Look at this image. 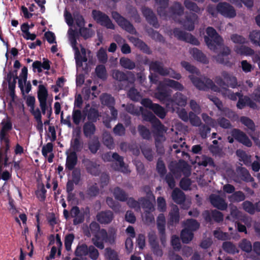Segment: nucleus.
<instances>
[{
  "label": "nucleus",
  "mask_w": 260,
  "mask_h": 260,
  "mask_svg": "<svg viewBox=\"0 0 260 260\" xmlns=\"http://www.w3.org/2000/svg\"><path fill=\"white\" fill-rule=\"evenodd\" d=\"M114 217L112 211L109 210L102 211L96 215V220L101 224H108L112 222Z\"/></svg>",
  "instance_id": "a211bd4d"
},
{
  "label": "nucleus",
  "mask_w": 260,
  "mask_h": 260,
  "mask_svg": "<svg viewBox=\"0 0 260 260\" xmlns=\"http://www.w3.org/2000/svg\"><path fill=\"white\" fill-rule=\"evenodd\" d=\"M171 90L167 88V86L164 85H160L158 87L157 92L156 93V97L161 102H168L171 98Z\"/></svg>",
  "instance_id": "aec40b11"
},
{
  "label": "nucleus",
  "mask_w": 260,
  "mask_h": 260,
  "mask_svg": "<svg viewBox=\"0 0 260 260\" xmlns=\"http://www.w3.org/2000/svg\"><path fill=\"white\" fill-rule=\"evenodd\" d=\"M171 171L174 174H176L177 172H182L186 177L189 176L191 174L189 166L184 160H182V162L180 161L179 163L176 164L175 169L174 170H171Z\"/></svg>",
  "instance_id": "393cba45"
},
{
  "label": "nucleus",
  "mask_w": 260,
  "mask_h": 260,
  "mask_svg": "<svg viewBox=\"0 0 260 260\" xmlns=\"http://www.w3.org/2000/svg\"><path fill=\"white\" fill-rule=\"evenodd\" d=\"M236 172L241 179L245 182H252L254 179L251 176L248 171L244 167H238L236 168Z\"/></svg>",
  "instance_id": "bb28decb"
},
{
  "label": "nucleus",
  "mask_w": 260,
  "mask_h": 260,
  "mask_svg": "<svg viewBox=\"0 0 260 260\" xmlns=\"http://www.w3.org/2000/svg\"><path fill=\"white\" fill-rule=\"evenodd\" d=\"M138 131L140 136L144 140H149L151 138V134L150 130L143 125L138 126Z\"/></svg>",
  "instance_id": "58836bf2"
},
{
  "label": "nucleus",
  "mask_w": 260,
  "mask_h": 260,
  "mask_svg": "<svg viewBox=\"0 0 260 260\" xmlns=\"http://www.w3.org/2000/svg\"><path fill=\"white\" fill-rule=\"evenodd\" d=\"M100 189L96 183L89 186L86 191V194L90 198L96 197L99 193Z\"/></svg>",
  "instance_id": "69168bd1"
},
{
  "label": "nucleus",
  "mask_w": 260,
  "mask_h": 260,
  "mask_svg": "<svg viewBox=\"0 0 260 260\" xmlns=\"http://www.w3.org/2000/svg\"><path fill=\"white\" fill-rule=\"evenodd\" d=\"M105 256L107 260H120L117 252L110 247L105 249Z\"/></svg>",
  "instance_id": "09e8293b"
},
{
  "label": "nucleus",
  "mask_w": 260,
  "mask_h": 260,
  "mask_svg": "<svg viewBox=\"0 0 260 260\" xmlns=\"http://www.w3.org/2000/svg\"><path fill=\"white\" fill-rule=\"evenodd\" d=\"M83 143L81 140L80 136L79 134H77L71 142V147L73 149L72 152H75V153L81 152L83 149Z\"/></svg>",
  "instance_id": "cd10ccee"
},
{
  "label": "nucleus",
  "mask_w": 260,
  "mask_h": 260,
  "mask_svg": "<svg viewBox=\"0 0 260 260\" xmlns=\"http://www.w3.org/2000/svg\"><path fill=\"white\" fill-rule=\"evenodd\" d=\"M198 18V16L196 14L186 12L185 19L178 20V22L183 26L185 29L192 31L194 29L195 21Z\"/></svg>",
  "instance_id": "ddd939ff"
},
{
  "label": "nucleus",
  "mask_w": 260,
  "mask_h": 260,
  "mask_svg": "<svg viewBox=\"0 0 260 260\" xmlns=\"http://www.w3.org/2000/svg\"><path fill=\"white\" fill-rule=\"evenodd\" d=\"M184 13V8L181 4L179 2H175L173 5L170 7L169 12H168V15L167 17H172L173 19L176 16H180Z\"/></svg>",
  "instance_id": "5701e85b"
},
{
  "label": "nucleus",
  "mask_w": 260,
  "mask_h": 260,
  "mask_svg": "<svg viewBox=\"0 0 260 260\" xmlns=\"http://www.w3.org/2000/svg\"><path fill=\"white\" fill-rule=\"evenodd\" d=\"M38 91V99L40 103V106L43 115L46 114L49 106L47 104L48 91L44 85H39Z\"/></svg>",
  "instance_id": "f8f14e48"
},
{
  "label": "nucleus",
  "mask_w": 260,
  "mask_h": 260,
  "mask_svg": "<svg viewBox=\"0 0 260 260\" xmlns=\"http://www.w3.org/2000/svg\"><path fill=\"white\" fill-rule=\"evenodd\" d=\"M88 149L92 154H95L100 149L101 144L98 138H94L88 144Z\"/></svg>",
  "instance_id": "37998d69"
},
{
  "label": "nucleus",
  "mask_w": 260,
  "mask_h": 260,
  "mask_svg": "<svg viewBox=\"0 0 260 260\" xmlns=\"http://www.w3.org/2000/svg\"><path fill=\"white\" fill-rule=\"evenodd\" d=\"M193 233L187 229H183L180 234V238L183 243L187 244L192 240L193 238Z\"/></svg>",
  "instance_id": "c03bdc74"
},
{
  "label": "nucleus",
  "mask_w": 260,
  "mask_h": 260,
  "mask_svg": "<svg viewBox=\"0 0 260 260\" xmlns=\"http://www.w3.org/2000/svg\"><path fill=\"white\" fill-rule=\"evenodd\" d=\"M120 64L124 69L129 70H133L136 67V63L134 61L128 58L123 57L120 59Z\"/></svg>",
  "instance_id": "a19ab883"
},
{
  "label": "nucleus",
  "mask_w": 260,
  "mask_h": 260,
  "mask_svg": "<svg viewBox=\"0 0 260 260\" xmlns=\"http://www.w3.org/2000/svg\"><path fill=\"white\" fill-rule=\"evenodd\" d=\"M82 162L88 173L94 176L99 175V165L95 161H93L87 158H84L82 160Z\"/></svg>",
  "instance_id": "f3484780"
},
{
  "label": "nucleus",
  "mask_w": 260,
  "mask_h": 260,
  "mask_svg": "<svg viewBox=\"0 0 260 260\" xmlns=\"http://www.w3.org/2000/svg\"><path fill=\"white\" fill-rule=\"evenodd\" d=\"M240 121L245 126L247 127L248 129L251 132H253L255 131V124L253 121L248 117L242 116L240 118Z\"/></svg>",
  "instance_id": "4d7b16f0"
},
{
  "label": "nucleus",
  "mask_w": 260,
  "mask_h": 260,
  "mask_svg": "<svg viewBox=\"0 0 260 260\" xmlns=\"http://www.w3.org/2000/svg\"><path fill=\"white\" fill-rule=\"evenodd\" d=\"M207 36L204 37V41L208 47L215 52H217V47L223 45V39L212 27L209 26L206 30Z\"/></svg>",
  "instance_id": "f03ea898"
},
{
  "label": "nucleus",
  "mask_w": 260,
  "mask_h": 260,
  "mask_svg": "<svg viewBox=\"0 0 260 260\" xmlns=\"http://www.w3.org/2000/svg\"><path fill=\"white\" fill-rule=\"evenodd\" d=\"M189 120L192 126H200L202 124L200 117L191 111L189 112Z\"/></svg>",
  "instance_id": "774afa93"
},
{
  "label": "nucleus",
  "mask_w": 260,
  "mask_h": 260,
  "mask_svg": "<svg viewBox=\"0 0 260 260\" xmlns=\"http://www.w3.org/2000/svg\"><path fill=\"white\" fill-rule=\"evenodd\" d=\"M230 215L233 221H237L242 218V213L237 207L230 204Z\"/></svg>",
  "instance_id": "5fc2aeb1"
},
{
  "label": "nucleus",
  "mask_w": 260,
  "mask_h": 260,
  "mask_svg": "<svg viewBox=\"0 0 260 260\" xmlns=\"http://www.w3.org/2000/svg\"><path fill=\"white\" fill-rule=\"evenodd\" d=\"M112 16L118 25L123 29L132 35H136L137 34L136 29L130 21L120 15L118 12H113L112 13Z\"/></svg>",
  "instance_id": "0eeeda50"
},
{
  "label": "nucleus",
  "mask_w": 260,
  "mask_h": 260,
  "mask_svg": "<svg viewBox=\"0 0 260 260\" xmlns=\"http://www.w3.org/2000/svg\"><path fill=\"white\" fill-rule=\"evenodd\" d=\"M205 220L208 223H212L213 221L219 223L223 220V214L216 210H205L202 213Z\"/></svg>",
  "instance_id": "4468645a"
},
{
  "label": "nucleus",
  "mask_w": 260,
  "mask_h": 260,
  "mask_svg": "<svg viewBox=\"0 0 260 260\" xmlns=\"http://www.w3.org/2000/svg\"><path fill=\"white\" fill-rule=\"evenodd\" d=\"M174 36L178 40L189 43L192 45H199L198 40L191 34L186 32L179 28H175L173 30Z\"/></svg>",
  "instance_id": "9b49d317"
},
{
  "label": "nucleus",
  "mask_w": 260,
  "mask_h": 260,
  "mask_svg": "<svg viewBox=\"0 0 260 260\" xmlns=\"http://www.w3.org/2000/svg\"><path fill=\"white\" fill-rule=\"evenodd\" d=\"M142 153L144 157L149 161L153 159V154L152 149L148 146H143L141 147Z\"/></svg>",
  "instance_id": "bf43d9fd"
},
{
  "label": "nucleus",
  "mask_w": 260,
  "mask_h": 260,
  "mask_svg": "<svg viewBox=\"0 0 260 260\" xmlns=\"http://www.w3.org/2000/svg\"><path fill=\"white\" fill-rule=\"evenodd\" d=\"M169 218L168 224L169 225L173 226L179 222V210L177 205H173L169 214Z\"/></svg>",
  "instance_id": "b1692460"
},
{
  "label": "nucleus",
  "mask_w": 260,
  "mask_h": 260,
  "mask_svg": "<svg viewBox=\"0 0 260 260\" xmlns=\"http://www.w3.org/2000/svg\"><path fill=\"white\" fill-rule=\"evenodd\" d=\"M127 96L132 101L138 102L141 98L140 92L135 87H131L127 92Z\"/></svg>",
  "instance_id": "864d4df0"
},
{
  "label": "nucleus",
  "mask_w": 260,
  "mask_h": 260,
  "mask_svg": "<svg viewBox=\"0 0 260 260\" xmlns=\"http://www.w3.org/2000/svg\"><path fill=\"white\" fill-rule=\"evenodd\" d=\"M96 131V126L94 122L92 121H87L83 125V132L85 137L91 138L95 134Z\"/></svg>",
  "instance_id": "a878e982"
},
{
  "label": "nucleus",
  "mask_w": 260,
  "mask_h": 260,
  "mask_svg": "<svg viewBox=\"0 0 260 260\" xmlns=\"http://www.w3.org/2000/svg\"><path fill=\"white\" fill-rule=\"evenodd\" d=\"M96 76L101 79L105 80L107 77V73L105 66L104 64L98 65L95 69Z\"/></svg>",
  "instance_id": "8fccbe9b"
},
{
  "label": "nucleus",
  "mask_w": 260,
  "mask_h": 260,
  "mask_svg": "<svg viewBox=\"0 0 260 260\" xmlns=\"http://www.w3.org/2000/svg\"><path fill=\"white\" fill-rule=\"evenodd\" d=\"M243 209L247 213L253 215L255 213V205L249 201H244L242 204Z\"/></svg>",
  "instance_id": "680f3d73"
},
{
  "label": "nucleus",
  "mask_w": 260,
  "mask_h": 260,
  "mask_svg": "<svg viewBox=\"0 0 260 260\" xmlns=\"http://www.w3.org/2000/svg\"><path fill=\"white\" fill-rule=\"evenodd\" d=\"M152 127L154 135L157 137H162L164 133L166 131L165 126L158 119L152 124Z\"/></svg>",
  "instance_id": "c85d7f7f"
},
{
  "label": "nucleus",
  "mask_w": 260,
  "mask_h": 260,
  "mask_svg": "<svg viewBox=\"0 0 260 260\" xmlns=\"http://www.w3.org/2000/svg\"><path fill=\"white\" fill-rule=\"evenodd\" d=\"M147 32L149 36L153 40L162 43L165 42V39L162 35L159 34L158 31L154 30L153 28H150L148 29L147 30Z\"/></svg>",
  "instance_id": "49530a36"
},
{
  "label": "nucleus",
  "mask_w": 260,
  "mask_h": 260,
  "mask_svg": "<svg viewBox=\"0 0 260 260\" xmlns=\"http://www.w3.org/2000/svg\"><path fill=\"white\" fill-rule=\"evenodd\" d=\"M103 143L109 149H112L114 147V143L113 139L111 136L108 134H104L103 135Z\"/></svg>",
  "instance_id": "338daca9"
},
{
  "label": "nucleus",
  "mask_w": 260,
  "mask_h": 260,
  "mask_svg": "<svg viewBox=\"0 0 260 260\" xmlns=\"http://www.w3.org/2000/svg\"><path fill=\"white\" fill-rule=\"evenodd\" d=\"M142 13L145 18L146 21L155 28L160 26L157 18L154 12L148 7H143L141 9Z\"/></svg>",
  "instance_id": "2eb2a0df"
},
{
  "label": "nucleus",
  "mask_w": 260,
  "mask_h": 260,
  "mask_svg": "<svg viewBox=\"0 0 260 260\" xmlns=\"http://www.w3.org/2000/svg\"><path fill=\"white\" fill-rule=\"evenodd\" d=\"M165 84L167 87H171L176 90L183 91L184 89V86L182 84L174 80L166 79Z\"/></svg>",
  "instance_id": "79ce46f5"
},
{
  "label": "nucleus",
  "mask_w": 260,
  "mask_h": 260,
  "mask_svg": "<svg viewBox=\"0 0 260 260\" xmlns=\"http://www.w3.org/2000/svg\"><path fill=\"white\" fill-rule=\"evenodd\" d=\"M245 199L244 193L241 191H237L229 196V200L231 202H239Z\"/></svg>",
  "instance_id": "de8ad7c7"
},
{
  "label": "nucleus",
  "mask_w": 260,
  "mask_h": 260,
  "mask_svg": "<svg viewBox=\"0 0 260 260\" xmlns=\"http://www.w3.org/2000/svg\"><path fill=\"white\" fill-rule=\"evenodd\" d=\"M239 246L243 251L247 253H249L253 250V245L251 242L246 239H242L239 243Z\"/></svg>",
  "instance_id": "603ef678"
},
{
  "label": "nucleus",
  "mask_w": 260,
  "mask_h": 260,
  "mask_svg": "<svg viewBox=\"0 0 260 260\" xmlns=\"http://www.w3.org/2000/svg\"><path fill=\"white\" fill-rule=\"evenodd\" d=\"M88 246L85 243L79 244L75 251V255L77 257H82L88 255Z\"/></svg>",
  "instance_id": "ea45409f"
},
{
  "label": "nucleus",
  "mask_w": 260,
  "mask_h": 260,
  "mask_svg": "<svg viewBox=\"0 0 260 260\" xmlns=\"http://www.w3.org/2000/svg\"><path fill=\"white\" fill-rule=\"evenodd\" d=\"M209 199L210 203L214 207L221 210H224L226 209L228 204L220 196L211 194L210 195Z\"/></svg>",
  "instance_id": "6ab92c4d"
},
{
  "label": "nucleus",
  "mask_w": 260,
  "mask_h": 260,
  "mask_svg": "<svg viewBox=\"0 0 260 260\" xmlns=\"http://www.w3.org/2000/svg\"><path fill=\"white\" fill-rule=\"evenodd\" d=\"M189 78L193 84L199 90L206 91L211 89L214 91H219L220 90V88L209 78L204 77L202 79L193 75H189Z\"/></svg>",
  "instance_id": "7ed1b4c3"
},
{
  "label": "nucleus",
  "mask_w": 260,
  "mask_h": 260,
  "mask_svg": "<svg viewBox=\"0 0 260 260\" xmlns=\"http://www.w3.org/2000/svg\"><path fill=\"white\" fill-rule=\"evenodd\" d=\"M184 5L188 10L194 12L195 13L200 14L201 13V9L194 2L189 0H185L184 2Z\"/></svg>",
  "instance_id": "6e6d98bb"
},
{
  "label": "nucleus",
  "mask_w": 260,
  "mask_h": 260,
  "mask_svg": "<svg viewBox=\"0 0 260 260\" xmlns=\"http://www.w3.org/2000/svg\"><path fill=\"white\" fill-rule=\"evenodd\" d=\"M116 235V230L114 228H110L108 232L104 229H102L94 235V238H92V242L97 248L103 249L105 247L104 242L114 243Z\"/></svg>",
  "instance_id": "f257e3e1"
},
{
  "label": "nucleus",
  "mask_w": 260,
  "mask_h": 260,
  "mask_svg": "<svg viewBox=\"0 0 260 260\" xmlns=\"http://www.w3.org/2000/svg\"><path fill=\"white\" fill-rule=\"evenodd\" d=\"M150 69L163 76H169L170 77L176 80H180L181 78V75L180 73L171 69L164 68L162 63L158 61H152L150 64Z\"/></svg>",
  "instance_id": "20e7f679"
},
{
  "label": "nucleus",
  "mask_w": 260,
  "mask_h": 260,
  "mask_svg": "<svg viewBox=\"0 0 260 260\" xmlns=\"http://www.w3.org/2000/svg\"><path fill=\"white\" fill-rule=\"evenodd\" d=\"M112 76L114 79L119 81H127L128 79L125 73L119 70L114 71Z\"/></svg>",
  "instance_id": "e2e57ef3"
},
{
  "label": "nucleus",
  "mask_w": 260,
  "mask_h": 260,
  "mask_svg": "<svg viewBox=\"0 0 260 260\" xmlns=\"http://www.w3.org/2000/svg\"><path fill=\"white\" fill-rule=\"evenodd\" d=\"M2 128L0 131V143L1 145H6V151L10 149V141L8 133L12 130V123L8 119L6 122L3 120L1 122Z\"/></svg>",
  "instance_id": "423d86ee"
},
{
  "label": "nucleus",
  "mask_w": 260,
  "mask_h": 260,
  "mask_svg": "<svg viewBox=\"0 0 260 260\" xmlns=\"http://www.w3.org/2000/svg\"><path fill=\"white\" fill-rule=\"evenodd\" d=\"M46 192L47 190L45 188V186L43 183L38 186V189L35 191V194L37 198L41 202H44L46 198Z\"/></svg>",
  "instance_id": "a18cd8bd"
},
{
  "label": "nucleus",
  "mask_w": 260,
  "mask_h": 260,
  "mask_svg": "<svg viewBox=\"0 0 260 260\" xmlns=\"http://www.w3.org/2000/svg\"><path fill=\"white\" fill-rule=\"evenodd\" d=\"M248 39L254 45L260 47V30H253L248 35Z\"/></svg>",
  "instance_id": "4c0bfd02"
},
{
  "label": "nucleus",
  "mask_w": 260,
  "mask_h": 260,
  "mask_svg": "<svg viewBox=\"0 0 260 260\" xmlns=\"http://www.w3.org/2000/svg\"><path fill=\"white\" fill-rule=\"evenodd\" d=\"M156 169L160 177H163L167 173L165 164L161 158H159L157 160Z\"/></svg>",
  "instance_id": "13d9d810"
},
{
  "label": "nucleus",
  "mask_w": 260,
  "mask_h": 260,
  "mask_svg": "<svg viewBox=\"0 0 260 260\" xmlns=\"http://www.w3.org/2000/svg\"><path fill=\"white\" fill-rule=\"evenodd\" d=\"M236 154L239 158L240 161H242L247 166H250L251 164V156L241 149L236 151Z\"/></svg>",
  "instance_id": "2f4dec72"
},
{
  "label": "nucleus",
  "mask_w": 260,
  "mask_h": 260,
  "mask_svg": "<svg viewBox=\"0 0 260 260\" xmlns=\"http://www.w3.org/2000/svg\"><path fill=\"white\" fill-rule=\"evenodd\" d=\"M187 97L180 92H176L166 103V107L174 111L177 106L184 107L186 105Z\"/></svg>",
  "instance_id": "9d476101"
},
{
  "label": "nucleus",
  "mask_w": 260,
  "mask_h": 260,
  "mask_svg": "<svg viewBox=\"0 0 260 260\" xmlns=\"http://www.w3.org/2000/svg\"><path fill=\"white\" fill-rule=\"evenodd\" d=\"M200 223L197 220L194 219H188L184 222V229L193 233V232L199 229Z\"/></svg>",
  "instance_id": "c9c22d12"
},
{
  "label": "nucleus",
  "mask_w": 260,
  "mask_h": 260,
  "mask_svg": "<svg viewBox=\"0 0 260 260\" xmlns=\"http://www.w3.org/2000/svg\"><path fill=\"white\" fill-rule=\"evenodd\" d=\"M154 113L160 118H164L166 115V112L163 107L157 104H155L152 109Z\"/></svg>",
  "instance_id": "052dcab7"
},
{
  "label": "nucleus",
  "mask_w": 260,
  "mask_h": 260,
  "mask_svg": "<svg viewBox=\"0 0 260 260\" xmlns=\"http://www.w3.org/2000/svg\"><path fill=\"white\" fill-rule=\"evenodd\" d=\"M172 197L174 202L178 204H182L185 200L184 193L178 188H175L173 190Z\"/></svg>",
  "instance_id": "c756f323"
},
{
  "label": "nucleus",
  "mask_w": 260,
  "mask_h": 260,
  "mask_svg": "<svg viewBox=\"0 0 260 260\" xmlns=\"http://www.w3.org/2000/svg\"><path fill=\"white\" fill-rule=\"evenodd\" d=\"M157 8V12L160 17L167 18L168 15L167 8L169 6V0H154Z\"/></svg>",
  "instance_id": "4be33fe9"
},
{
  "label": "nucleus",
  "mask_w": 260,
  "mask_h": 260,
  "mask_svg": "<svg viewBox=\"0 0 260 260\" xmlns=\"http://www.w3.org/2000/svg\"><path fill=\"white\" fill-rule=\"evenodd\" d=\"M235 51L237 53L242 55H252L255 53L253 49L249 47L244 45L236 46L235 48Z\"/></svg>",
  "instance_id": "473e14b6"
},
{
  "label": "nucleus",
  "mask_w": 260,
  "mask_h": 260,
  "mask_svg": "<svg viewBox=\"0 0 260 260\" xmlns=\"http://www.w3.org/2000/svg\"><path fill=\"white\" fill-rule=\"evenodd\" d=\"M111 153V152L105 153L103 155L104 160L107 161L115 160L117 162L116 165L119 166L118 170L123 173H127L128 170L127 167L125 165L123 160V157L121 156H120L116 152L113 153L112 155Z\"/></svg>",
  "instance_id": "1a4fd4ad"
},
{
  "label": "nucleus",
  "mask_w": 260,
  "mask_h": 260,
  "mask_svg": "<svg viewBox=\"0 0 260 260\" xmlns=\"http://www.w3.org/2000/svg\"><path fill=\"white\" fill-rule=\"evenodd\" d=\"M113 194L115 198L119 201L125 202L127 199V193L119 187H116L114 188Z\"/></svg>",
  "instance_id": "72a5a7b5"
},
{
  "label": "nucleus",
  "mask_w": 260,
  "mask_h": 260,
  "mask_svg": "<svg viewBox=\"0 0 260 260\" xmlns=\"http://www.w3.org/2000/svg\"><path fill=\"white\" fill-rule=\"evenodd\" d=\"M125 109L128 113L133 115L138 116L140 115L143 108L141 107H136L134 105L129 104L126 106Z\"/></svg>",
  "instance_id": "0e129e2a"
},
{
  "label": "nucleus",
  "mask_w": 260,
  "mask_h": 260,
  "mask_svg": "<svg viewBox=\"0 0 260 260\" xmlns=\"http://www.w3.org/2000/svg\"><path fill=\"white\" fill-rule=\"evenodd\" d=\"M106 202L109 208H111L115 212H118L120 209V205L118 202L113 200L111 197H108L106 198Z\"/></svg>",
  "instance_id": "3c124183"
},
{
  "label": "nucleus",
  "mask_w": 260,
  "mask_h": 260,
  "mask_svg": "<svg viewBox=\"0 0 260 260\" xmlns=\"http://www.w3.org/2000/svg\"><path fill=\"white\" fill-rule=\"evenodd\" d=\"M66 154L67 156L65 164L66 170H68L70 172L75 169L78 162V156L75 152H70L69 153L67 152Z\"/></svg>",
  "instance_id": "412c9836"
},
{
  "label": "nucleus",
  "mask_w": 260,
  "mask_h": 260,
  "mask_svg": "<svg viewBox=\"0 0 260 260\" xmlns=\"http://www.w3.org/2000/svg\"><path fill=\"white\" fill-rule=\"evenodd\" d=\"M63 215L66 219H68L70 217L74 218L73 224L75 225L82 223L85 219L84 213H81L79 208L77 206L72 207L70 212L64 209Z\"/></svg>",
  "instance_id": "6e6552de"
},
{
  "label": "nucleus",
  "mask_w": 260,
  "mask_h": 260,
  "mask_svg": "<svg viewBox=\"0 0 260 260\" xmlns=\"http://www.w3.org/2000/svg\"><path fill=\"white\" fill-rule=\"evenodd\" d=\"M231 135L237 141L247 147L252 146V142L248 136L243 132L239 129H233L231 132Z\"/></svg>",
  "instance_id": "dca6fc26"
},
{
  "label": "nucleus",
  "mask_w": 260,
  "mask_h": 260,
  "mask_svg": "<svg viewBox=\"0 0 260 260\" xmlns=\"http://www.w3.org/2000/svg\"><path fill=\"white\" fill-rule=\"evenodd\" d=\"M140 206L145 210V212L152 211L154 207L152 202L147 198L141 197L139 199Z\"/></svg>",
  "instance_id": "e433bc0d"
},
{
  "label": "nucleus",
  "mask_w": 260,
  "mask_h": 260,
  "mask_svg": "<svg viewBox=\"0 0 260 260\" xmlns=\"http://www.w3.org/2000/svg\"><path fill=\"white\" fill-rule=\"evenodd\" d=\"M92 17L97 23L108 29H114L115 25L110 17L100 10H93Z\"/></svg>",
  "instance_id": "39448f33"
},
{
  "label": "nucleus",
  "mask_w": 260,
  "mask_h": 260,
  "mask_svg": "<svg viewBox=\"0 0 260 260\" xmlns=\"http://www.w3.org/2000/svg\"><path fill=\"white\" fill-rule=\"evenodd\" d=\"M192 55L194 59L201 62L206 63L208 62V59L206 55L200 50L194 48L191 51Z\"/></svg>",
  "instance_id": "f704fd0d"
},
{
  "label": "nucleus",
  "mask_w": 260,
  "mask_h": 260,
  "mask_svg": "<svg viewBox=\"0 0 260 260\" xmlns=\"http://www.w3.org/2000/svg\"><path fill=\"white\" fill-rule=\"evenodd\" d=\"M101 104L108 108L113 107L115 105V99L110 94L104 93L100 96Z\"/></svg>",
  "instance_id": "7c9ffc66"
}]
</instances>
